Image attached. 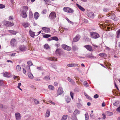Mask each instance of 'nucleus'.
I'll return each instance as SVG.
<instances>
[{
  "label": "nucleus",
  "mask_w": 120,
  "mask_h": 120,
  "mask_svg": "<svg viewBox=\"0 0 120 120\" xmlns=\"http://www.w3.org/2000/svg\"><path fill=\"white\" fill-rule=\"evenodd\" d=\"M90 35L91 38L94 39H97L100 37L98 34L94 32H91L90 33Z\"/></svg>",
  "instance_id": "f257e3e1"
},
{
  "label": "nucleus",
  "mask_w": 120,
  "mask_h": 120,
  "mask_svg": "<svg viewBox=\"0 0 120 120\" xmlns=\"http://www.w3.org/2000/svg\"><path fill=\"white\" fill-rule=\"evenodd\" d=\"M107 16L111 17V18L113 20L116 21L118 20V18L116 17L115 14L112 13H109L107 15Z\"/></svg>",
  "instance_id": "f03ea898"
},
{
  "label": "nucleus",
  "mask_w": 120,
  "mask_h": 120,
  "mask_svg": "<svg viewBox=\"0 0 120 120\" xmlns=\"http://www.w3.org/2000/svg\"><path fill=\"white\" fill-rule=\"evenodd\" d=\"M63 10L64 12L68 13H71L74 12V10L72 9L67 7H64Z\"/></svg>",
  "instance_id": "7ed1b4c3"
},
{
  "label": "nucleus",
  "mask_w": 120,
  "mask_h": 120,
  "mask_svg": "<svg viewBox=\"0 0 120 120\" xmlns=\"http://www.w3.org/2000/svg\"><path fill=\"white\" fill-rule=\"evenodd\" d=\"M49 17L50 19L53 20L56 17V14L54 11L51 12L49 15Z\"/></svg>",
  "instance_id": "20e7f679"
},
{
  "label": "nucleus",
  "mask_w": 120,
  "mask_h": 120,
  "mask_svg": "<svg viewBox=\"0 0 120 120\" xmlns=\"http://www.w3.org/2000/svg\"><path fill=\"white\" fill-rule=\"evenodd\" d=\"M4 24L5 26L7 27L8 26H12L14 25V23L12 22L8 21H6L4 22Z\"/></svg>",
  "instance_id": "39448f33"
},
{
  "label": "nucleus",
  "mask_w": 120,
  "mask_h": 120,
  "mask_svg": "<svg viewBox=\"0 0 120 120\" xmlns=\"http://www.w3.org/2000/svg\"><path fill=\"white\" fill-rule=\"evenodd\" d=\"M62 48L64 49L67 50L68 51H69L71 50V47L69 46L65 45H62Z\"/></svg>",
  "instance_id": "423d86ee"
},
{
  "label": "nucleus",
  "mask_w": 120,
  "mask_h": 120,
  "mask_svg": "<svg viewBox=\"0 0 120 120\" xmlns=\"http://www.w3.org/2000/svg\"><path fill=\"white\" fill-rule=\"evenodd\" d=\"M55 53L56 54L60 55L63 53V52L60 49H57L55 52Z\"/></svg>",
  "instance_id": "0eeeda50"
},
{
  "label": "nucleus",
  "mask_w": 120,
  "mask_h": 120,
  "mask_svg": "<svg viewBox=\"0 0 120 120\" xmlns=\"http://www.w3.org/2000/svg\"><path fill=\"white\" fill-rule=\"evenodd\" d=\"M80 38V36L79 35H77L73 39V41L74 42H76L78 41Z\"/></svg>",
  "instance_id": "6e6552de"
},
{
  "label": "nucleus",
  "mask_w": 120,
  "mask_h": 120,
  "mask_svg": "<svg viewBox=\"0 0 120 120\" xmlns=\"http://www.w3.org/2000/svg\"><path fill=\"white\" fill-rule=\"evenodd\" d=\"M84 47L89 51H93V50L92 49V47L90 45H85Z\"/></svg>",
  "instance_id": "1a4fd4ad"
},
{
  "label": "nucleus",
  "mask_w": 120,
  "mask_h": 120,
  "mask_svg": "<svg viewBox=\"0 0 120 120\" xmlns=\"http://www.w3.org/2000/svg\"><path fill=\"white\" fill-rule=\"evenodd\" d=\"M62 93V89L61 87L59 88L57 91V95H59Z\"/></svg>",
  "instance_id": "9d476101"
},
{
  "label": "nucleus",
  "mask_w": 120,
  "mask_h": 120,
  "mask_svg": "<svg viewBox=\"0 0 120 120\" xmlns=\"http://www.w3.org/2000/svg\"><path fill=\"white\" fill-rule=\"evenodd\" d=\"M42 29L45 33H49L50 31V29L49 28L44 27L42 28Z\"/></svg>",
  "instance_id": "9b49d317"
},
{
  "label": "nucleus",
  "mask_w": 120,
  "mask_h": 120,
  "mask_svg": "<svg viewBox=\"0 0 120 120\" xmlns=\"http://www.w3.org/2000/svg\"><path fill=\"white\" fill-rule=\"evenodd\" d=\"M78 64L75 63H72L70 64H68L67 66L69 67H75L78 66Z\"/></svg>",
  "instance_id": "f8f14e48"
},
{
  "label": "nucleus",
  "mask_w": 120,
  "mask_h": 120,
  "mask_svg": "<svg viewBox=\"0 0 120 120\" xmlns=\"http://www.w3.org/2000/svg\"><path fill=\"white\" fill-rule=\"evenodd\" d=\"M15 116L16 120H19L21 119V116L19 113L18 112L16 113L15 114Z\"/></svg>",
  "instance_id": "ddd939ff"
},
{
  "label": "nucleus",
  "mask_w": 120,
  "mask_h": 120,
  "mask_svg": "<svg viewBox=\"0 0 120 120\" xmlns=\"http://www.w3.org/2000/svg\"><path fill=\"white\" fill-rule=\"evenodd\" d=\"M94 14L93 13L90 12L88 14V16L91 18H93L94 17Z\"/></svg>",
  "instance_id": "4468645a"
},
{
  "label": "nucleus",
  "mask_w": 120,
  "mask_h": 120,
  "mask_svg": "<svg viewBox=\"0 0 120 120\" xmlns=\"http://www.w3.org/2000/svg\"><path fill=\"white\" fill-rule=\"evenodd\" d=\"M39 16V14L37 12H35L34 14V17L35 19L37 20Z\"/></svg>",
  "instance_id": "2eb2a0df"
},
{
  "label": "nucleus",
  "mask_w": 120,
  "mask_h": 120,
  "mask_svg": "<svg viewBox=\"0 0 120 120\" xmlns=\"http://www.w3.org/2000/svg\"><path fill=\"white\" fill-rule=\"evenodd\" d=\"M4 76L6 77H10V73L7 72H5L4 74Z\"/></svg>",
  "instance_id": "dca6fc26"
},
{
  "label": "nucleus",
  "mask_w": 120,
  "mask_h": 120,
  "mask_svg": "<svg viewBox=\"0 0 120 120\" xmlns=\"http://www.w3.org/2000/svg\"><path fill=\"white\" fill-rule=\"evenodd\" d=\"M86 56L88 58H94V57L93 56L92 54H89L86 55Z\"/></svg>",
  "instance_id": "f3484780"
},
{
  "label": "nucleus",
  "mask_w": 120,
  "mask_h": 120,
  "mask_svg": "<svg viewBox=\"0 0 120 120\" xmlns=\"http://www.w3.org/2000/svg\"><path fill=\"white\" fill-rule=\"evenodd\" d=\"M25 49V47L23 45H21L19 47V49L22 51H24Z\"/></svg>",
  "instance_id": "a211bd4d"
},
{
  "label": "nucleus",
  "mask_w": 120,
  "mask_h": 120,
  "mask_svg": "<svg viewBox=\"0 0 120 120\" xmlns=\"http://www.w3.org/2000/svg\"><path fill=\"white\" fill-rule=\"evenodd\" d=\"M76 4L77 7L81 11H85V10L82 7L77 4Z\"/></svg>",
  "instance_id": "6ab92c4d"
},
{
  "label": "nucleus",
  "mask_w": 120,
  "mask_h": 120,
  "mask_svg": "<svg viewBox=\"0 0 120 120\" xmlns=\"http://www.w3.org/2000/svg\"><path fill=\"white\" fill-rule=\"evenodd\" d=\"M69 82H70L72 84L74 85L75 84V82L70 77H68L67 78Z\"/></svg>",
  "instance_id": "aec40b11"
},
{
  "label": "nucleus",
  "mask_w": 120,
  "mask_h": 120,
  "mask_svg": "<svg viewBox=\"0 0 120 120\" xmlns=\"http://www.w3.org/2000/svg\"><path fill=\"white\" fill-rule=\"evenodd\" d=\"M22 13L23 14L22 17L23 18H25L27 17V15L26 14V11H22Z\"/></svg>",
  "instance_id": "412c9836"
},
{
  "label": "nucleus",
  "mask_w": 120,
  "mask_h": 120,
  "mask_svg": "<svg viewBox=\"0 0 120 120\" xmlns=\"http://www.w3.org/2000/svg\"><path fill=\"white\" fill-rule=\"evenodd\" d=\"M47 59L48 60L50 61H56L57 59L56 58L52 57L47 58Z\"/></svg>",
  "instance_id": "4be33fe9"
},
{
  "label": "nucleus",
  "mask_w": 120,
  "mask_h": 120,
  "mask_svg": "<svg viewBox=\"0 0 120 120\" xmlns=\"http://www.w3.org/2000/svg\"><path fill=\"white\" fill-rule=\"evenodd\" d=\"M16 41V40L14 39H12L11 40V44L12 46H13L14 45Z\"/></svg>",
  "instance_id": "5701e85b"
},
{
  "label": "nucleus",
  "mask_w": 120,
  "mask_h": 120,
  "mask_svg": "<svg viewBox=\"0 0 120 120\" xmlns=\"http://www.w3.org/2000/svg\"><path fill=\"white\" fill-rule=\"evenodd\" d=\"M30 34L31 36L33 38H34L35 36V33L33 32L31 30H30L29 31Z\"/></svg>",
  "instance_id": "b1692460"
},
{
  "label": "nucleus",
  "mask_w": 120,
  "mask_h": 120,
  "mask_svg": "<svg viewBox=\"0 0 120 120\" xmlns=\"http://www.w3.org/2000/svg\"><path fill=\"white\" fill-rule=\"evenodd\" d=\"M66 102L67 103H69L71 100L70 98L69 97H66L65 98Z\"/></svg>",
  "instance_id": "393cba45"
},
{
  "label": "nucleus",
  "mask_w": 120,
  "mask_h": 120,
  "mask_svg": "<svg viewBox=\"0 0 120 120\" xmlns=\"http://www.w3.org/2000/svg\"><path fill=\"white\" fill-rule=\"evenodd\" d=\"M80 113V111L78 109H75L74 112V114L75 115Z\"/></svg>",
  "instance_id": "a878e982"
},
{
  "label": "nucleus",
  "mask_w": 120,
  "mask_h": 120,
  "mask_svg": "<svg viewBox=\"0 0 120 120\" xmlns=\"http://www.w3.org/2000/svg\"><path fill=\"white\" fill-rule=\"evenodd\" d=\"M23 10L24 11H27L28 9V7L27 6H24L23 7Z\"/></svg>",
  "instance_id": "bb28decb"
},
{
  "label": "nucleus",
  "mask_w": 120,
  "mask_h": 120,
  "mask_svg": "<svg viewBox=\"0 0 120 120\" xmlns=\"http://www.w3.org/2000/svg\"><path fill=\"white\" fill-rule=\"evenodd\" d=\"M105 113L108 116H111L113 114L112 112L108 111H106L105 112Z\"/></svg>",
  "instance_id": "cd10ccee"
},
{
  "label": "nucleus",
  "mask_w": 120,
  "mask_h": 120,
  "mask_svg": "<svg viewBox=\"0 0 120 120\" xmlns=\"http://www.w3.org/2000/svg\"><path fill=\"white\" fill-rule=\"evenodd\" d=\"M28 75L29 77L30 78L32 79L34 77L33 75L30 72H28Z\"/></svg>",
  "instance_id": "c85d7f7f"
},
{
  "label": "nucleus",
  "mask_w": 120,
  "mask_h": 120,
  "mask_svg": "<svg viewBox=\"0 0 120 120\" xmlns=\"http://www.w3.org/2000/svg\"><path fill=\"white\" fill-rule=\"evenodd\" d=\"M16 70L18 72H19L21 70V68L20 66L19 65H17L16 67Z\"/></svg>",
  "instance_id": "c756f323"
},
{
  "label": "nucleus",
  "mask_w": 120,
  "mask_h": 120,
  "mask_svg": "<svg viewBox=\"0 0 120 120\" xmlns=\"http://www.w3.org/2000/svg\"><path fill=\"white\" fill-rule=\"evenodd\" d=\"M50 112L49 110H47L45 114L46 117H48L49 116Z\"/></svg>",
  "instance_id": "7c9ffc66"
},
{
  "label": "nucleus",
  "mask_w": 120,
  "mask_h": 120,
  "mask_svg": "<svg viewBox=\"0 0 120 120\" xmlns=\"http://www.w3.org/2000/svg\"><path fill=\"white\" fill-rule=\"evenodd\" d=\"M48 87L49 88L50 90H53L54 89V86L51 85H49L48 86Z\"/></svg>",
  "instance_id": "2f4dec72"
},
{
  "label": "nucleus",
  "mask_w": 120,
  "mask_h": 120,
  "mask_svg": "<svg viewBox=\"0 0 120 120\" xmlns=\"http://www.w3.org/2000/svg\"><path fill=\"white\" fill-rule=\"evenodd\" d=\"M50 79V78L48 76H45L44 78V79L47 81H49V80Z\"/></svg>",
  "instance_id": "473e14b6"
},
{
  "label": "nucleus",
  "mask_w": 120,
  "mask_h": 120,
  "mask_svg": "<svg viewBox=\"0 0 120 120\" xmlns=\"http://www.w3.org/2000/svg\"><path fill=\"white\" fill-rule=\"evenodd\" d=\"M67 115H63L62 118L61 120H66L67 118Z\"/></svg>",
  "instance_id": "72a5a7b5"
},
{
  "label": "nucleus",
  "mask_w": 120,
  "mask_h": 120,
  "mask_svg": "<svg viewBox=\"0 0 120 120\" xmlns=\"http://www.w3.org/2000/svg\"><path fill=\"white\" fill-rule=\"evenodd\" d=\"M117 34V37L118 38L120 36V29H119L117 31L116 33Z\"/></svg>",
  "instance_id": "f704fd0d"
},
{
  "label": "nucleus",
  "mask_w": 120,
  "mask_h": 120,
  "mask_svg": "<svg viewBox=\"0 0 120 120\" xmlns=\"http://www.w3.org/2000/svg\"><path fill=\"white\" fill-rule=\"evenodd\" d=\"M51 38L52 40H54L56 41H58V38L56 37H51Z\"/></svg>",
  "instance_id": "c9c22d12"
},
{
  "label": "nucleus",
  "mask_w": 120,
  "mask_h": 120,
  "mask_svg": "<svg viewBox=\"0 0 120 120\" xmlns=\"http://www.w3.org/2000/svg\"><path fill=\"white\" fill-rule=\"evenodd\" d=\"M51 36V35L48 34H45L43 35V37L45 38H48Z\"/></svg>",
  "instance_id": "e433bc0d"
},
{
  "label": "nucleus",
  "mask_w": 120,
  "mask_h": 120,
  "mask_svg": "<svg viewBox=\"0 0 120 120\" xmlns=\"http://www.w3.org/2000/svg\"><path fill=\"white\" fill-rule=\"evenodd\" d=\"M44 48L46 49H48L49 48V46L48 44H46L44 45Z\"/></svg>",
  "instance_id": "4c0bfd02"
},
{
  "label": "nucleus",
  "mask_w": 120,
  "mask_h": 120,
  "mask_svg": "<svg viewBox=\"0 0 120 120\" xmlns=\"http://www.w3.org/2000/svg\"><path fill=\"white\" fill-rule=\"evenodd\" d=\"M72 120H78L77 119L76 116L74 115L72 117Z\"/></svg>",
  "instance_id": "58836bf2"
},
{
  "label": "nucleus",
  "mask_w": 120,
  "mask_h": 120,
  "mask_svg": "<svg viewBox=\"0 0 120 120\" xmlns=\"http://www.w3.org/2000/svg\"><path fill=\"white\" fill-rule=\"evenodd\" d=\"M119 105V103L118 101H116L115 103H113V105L116 106H117Z\"/></svg>",
  "instance_id": "ea45409f"
},
{
  "label": "nucleus",
  "mask_w": 120,
  "mask_h": 120,
  "mask_svg": "<svg viewBox=\"0 0 120 120\" xmlns=\"http://www.w3.org/2000/svg\"><path fill=\"white\" fill-rule=\"evenodd\" d=\"M34 101L36 104L37 105L39 104V102L38 100L36 99H34Z\"/></svg>",
  "instance_id": "a19ab883"
},
{
  "label": "nucleus",
  "mask_w": 120,
  "mask_h": 120,
  "mask_svg": "<svg viewBox=\"0 0 120 120\" xmlns=\"http://www.w3.org/2000/svg\"><path fill=\"white\" fill-rule=\"evenodd\" d=\"M99 55L101 56L102 57L103 56H105L106 55V54L105 53H100L99 54Z\"/></svg>",
  "instance_id": "79ce46f5"
},
{
  "label": "nucleus",
  "mask_w": 120,
  "mask_h": 120,
  "mask_svg": "<svg viewBox=\"0 0 120 120\" xmlns=\"http://www.w3.org/2000/svg\"><path fill=\"white\" fill-rule=\"evenodd\" d=\"M85 116L86 120H88L89 119V116L87 113H86L85 114Z\"/></svg>",
  "instance_id": "37998d69"
},
{
  "label": "nucleus",
  "mask_w": 120,
  "mask_h": 120,
  "mask_svg": "<svg viewBox=\"0 0 120 120\" xmlns=\"http://www.w3.org/2000/svg\"><path fill=\"white\" fill-rule=\"evenodd\" d=\"M21 85V83L20 82V83H19L18 84V86L17 87L20 90H21V91H22V89H21L20 87V86Z\"/></svg>",
  "instance_id": "c03bdc74"
},
{
  "label": "nucleus",
  "mask_w": 120,
  "mask_h": 120,
  "mask_svg": "<svg viewBox=\"0 0 120 120\" xmlns=\"http://www.w3.org/2000/svg\"><path fill=\"white\" fill-rule=\"evenodd\" d=\"M27 64L29 66H31L33 65V64L32 62L29 61L27 62Z\"/></svg>",
  "instance_id": "a18cd8bd"
},
{
  "label": "nucleus",
  "mask_w": 120,
  "mask_h": 120,
  "mask_svg": "<svg viewBox=\"0 0 120 120\" xmlns=\"http://www.w3.org/2000/svg\"><path fill=\"white\" fill-rule=\"evenodd\" d=\"M9 32L10 33L13 34H15L16 33L15 31L13 30H9Z\"/></svg>",
  "instance_id": "49530a36"
},
{
  "label": "nucleus",
  "mask_w": 120,
  "mask_h": 120,
  "mask_svg": "<svg viewBox=\"0 0 120 120\" xmlns=\"http://www.w3.org/2000/svg\"><path fill=\"white\" fill-rule=\"evenodd\" d=\"M27 70L29 71L30 69V67L28 65L26 66L25 67Z\"/></svg>",
  "instance_id": "de8ad7c7"
},
{
  "label": "nucleus",
  "mask_w": 120,
  "mask_h": 120,
  "mask_svg": "<svg viewBox=\"0 0 120 120\" xmlns=\"http://www.w3.org/2000/svg\"><path fill=\"white\" fill-rule=\"evenodd\" d=\"M29 25L28 23H25L23 25V26L25 28H26Z\"/></svg>",
  "instance_id": "09e8293b"
},
{
  "label": "nucleus",
  "mask_w": 120,
  "mask_h": 120,
  "mask_svg": "<svg viewBox=\"0 0 120 120\" xmlns=\"http://www.w3.org/2000/svg\"><path fill=\"white\" fill-rule=\"evenodd\" d=\"M5 6L2 4H0V9L4 8L5 7Z\"/></svg>",
  "instance_id": "8fccbe9b"
},
{
  "label": "nucleus",
  "mask_w": 120,
  "mask_h": 120,
  "mask_svg": "<svg viewBox=\"0 0 120 120\" xmlns=\"http://www.w3.org/2000/svg\"><path fill=\"white\" fill-rule=\"evenodd\" d=\"M83 83L84 84V85L85 86H88V84L86 81H84V82Z\"/></svg>",
  "instance_id": "3c124183"
},
{
  "label": "nucleus",
  "mask_w": 120,
  "mask_h": 120,
  "mask_svg": "<svg viewBox=\"0 0 120 120\" xmlns=\"http://www.w3.org/2000/svg\"><path fill=\"white\" fill-rule=\"evenodd\" d=\"M70 94L71 98L72 99H73V98L74 93L71 92H70Z\"/></svg>",
  "instance_id": "603ef678"
},
{
  "label": "nucleus",
  "mask_w": 120,
  "mask_h": 120,
  "mask_svg": "<svg viewBox=\"0 0 120 120\" xmlns=\"http://www.w3.org/2000/svg\"><path fill=\"white\" fill-rule=\"evenodd\" d=\"M47 11L46 9L43 10L42 11V13L43 14H45L46 13Z\"/></svg>",
  "instance_id": "864d4df0"
},
{
  "label": "nucleus",
  "mask_w": 120,
  "mask_h": 120,
  "mask_svg": "<svg viewBox=\"0 0 120 120\" xmlns=\"http://www.w3.org/2000/svg\"><path fill=\"white\" fill-rule=\"evenodd\" d=\"M102 115L103 116L102 118L104 119H105L106 118V116L105 114L104 113H102Z\"/></svg>",
  "instance_id": "5fc2aeb1"
},
{
  "label": "nucleus",
  "mask_w": 120,
  "mask_h": 120,
  "mask_svg": "<svg viewBox=\"0 0 120 120\" xmlns=\"http://www.w3.org/2000/svg\"><path fill=\"white\" fill-rule=\"evenodd\" d=\"M99 97L98 95L97 94H96L94 96V98H98Z\"/></svg>",
  "instance_id": "6e6d98bb"
},
{
  "label": "nucleus",
  "mask_w": 120,
  "mask_h": 120,
  "mask_svg": "<svg viewBox=\"0 0 120 120\" xmlns=\"http://www.w3.org/2000/svg\"><path fill=\"white\" fill-rule=\"evenodd\" d=\"M84 23H87L88 21L87 19H84Z\"/></svg>",
  "instance_id": "4d7b16f0"
},
{
  "label": "nucleus",
  "mask_w": 120,
  "mask_h": 120,
  "mask_svg": "<svg viewBox=\"0 0 120 120\" xmlns=\"http://www.w3.org/2000/svg\"><path fill=\"white\" fill-rule=\"evenodd\" d=\"M116 111L118 112H120V106L117 108Z\"/></svg>",
  "instance_id": "13d9d810"
},
{
  "label": "nucleus",
  "mask_w": 120,
  "mask_h": 120,
  "mask_svg": "<svg viewBox=\"0 0 120 120\" xmlns=\"http://www.w3.org/2000/svg\"><path fill=\"white\" fill-rule=\"evenodd\" d=\"M49 102L50 103L52 104L53 105H55V103H54V102L52 101H49Z\"/></svg>",
  "instance_id": "bf43d9fd"
},
{
  "label": "nucleus",
  "mask_w": 120,
  "mask_h": 120,
  "mask_svg": "<svg viewBox=\"0 0 120 120\" xmlns=\"http://www.w3.org/2000/svg\"><path fill=\"white\" fill-rule=\"evenodd\" d=\"M85 96L87 98L89 99H90V97L88 95L86 94V95H85Z\"/></svg>",
  "instance_id": "052dcab7"
},
{
  "label": "nucleus",
  "mask_w": 120,
  "mask_h": 120,
  "mask_svg": "<svg viewBox=\"0 0 120 120\" xmlns=\"http://www.w3.org/2000/svg\"><path fill=\"white\" fill-rule=\"evenodd\" d=\"M108 10V9L106 8H104L103 9V11L104 12H107Z\"/></svg>",
  "instance_id": "680f3d73"
},
{
  "label": "nucleus",
  "mask_w": 120,
  "mask_h": 120,
  "mask_svg": "<svg viewBox=\"0 0 120 120\" xmlns=\"http://www.w3.org/2000/svg\"><path fill=\"white\" fill-rule=\"evenodd\" d=\"M37 69L39 70H41V67H37Z\"/></svg>",
  "instance_id": "e2e57ef3"
},
{
  "label": "nucleus",
  "mask_w": 120,
  "mask_h": 120,
  "mask_svg": "<svg viewBox=\"0 0 120 120\" xmlns=\"http://www.w3.org/2000/svg\"><path fill=\"white\" fill-rule=\"evenodd\" d=\"M23 71L24 73V74H25L26 72V71L25 69L24 68H23Z\"/></svg>",
  "instance_id": "0e129e2a"
},
{
  "label": "nucleus",
  "mask_w": 120,
  "mask_h": 120,
  "mask_svg": "<svg viewBox=\"0 0 120 120\" xmlns=\"http://www.w3.org/2000/svg\"><path fill=\"white\" fill-rule=\"evenodd\" d=\"M101 105L102 107H104L105 106V103L104 102H103L102 104Z\"/></svg>",
  "instance_id": "69168bd1"
},
{
  "label": "nucleus",
  "mask_w": 120,
  "mask_h": 120,
  "mask_svg": "<svg viewBox=\"0 0 120 120\" xmlns=\"http://www.w3.org/2000/svg\"><path fill=\"white\" fill-rule=\"evenodd\" d=\"M3 85V82L1 80H0V85L2 86Z\"/></svg>",
  "instance_id": "338daca9"
},
{
  "label": "nucleus",
  "mask_w": 120,
  "mask_h": 120,
  "mask_svg": "<svg viewBox=\"0 0 120 120\" xmlns=\"http://www.w3.org/2000/svg\"><path fill=\"white\" fill-rule=\"evenodd\" d=\"M58 85V83L56 82H55L54 83V86H56Z\"/></svg>",
  "instance_id": "774afa93"
}]
</instances>
